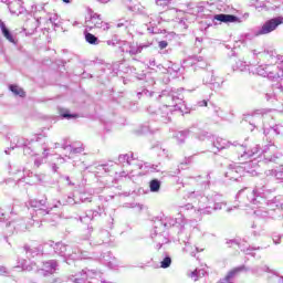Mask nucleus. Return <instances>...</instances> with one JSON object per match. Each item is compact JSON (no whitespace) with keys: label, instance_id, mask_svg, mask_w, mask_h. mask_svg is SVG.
Instances as JSON below:
<instances>
[{"label":"nucleus","instance_id":"1","mask_svg":"<svg viewBox=\"0 0 283 283\" xmlns=\"http://www.w3.org/2000/svg\"><path fill=\"white\" fill-rule=\"evenodd\" d=\"M275 188H269V185L258 184L253 190L251 188H243L239 190L235 200L241 207H251L254 205L256 209H264V207H275L283 211L282 196H273Z\"/></svg>","mask_w":283,"mask_h":283},{"label":"nucleus","instance_id":"2","mask_svg":"<svg viewBox=\"0 0 283 283\" xmlns=\"http://www.w3.org/2000/svg\"><path fill=\"white\" fill-rule=\"evenodd\" d=\"M185 216L179 213L177 218L164 217L156 218L153 223V231L150 233L151 240L156 242L157 249H163V244L169 242V229L177 231L178 241L182 244H189V234L185 233Z\"/></svg>","mask_w":283,"mask_h":283},{"label":"nucleus","instance_id":"3","mask_svg":"<svg viewBox=\"0 0 283 283\" xmlns=\"http://www.w3.org/2000/svg\"><path fill=\"white\" fill-rule=\"evenodd\" d=\"M243 120L249 123L251 132L258 129L259 132H263L265 136L271 134V132L275 136H280L283 133V125L275 122V109L273 108H261L251 114H245L243 115Z\"/></svg>","mask_w":283,"mask_h":283},{"label":"nucleus","instance_id":"4","mask_svg":"<svg viewBox=\"0 0 283 283\" xmlns=\"http://www.w3.org/2000/svg\"><path fill=\"white\" fill-rule=\"evenodd\" d=\"M40 250L42 255H59L60 258H63L66 264H70V260H84V258H87V252L81 250L78 247H72L52 240L40 245Z\"/></svg>","mask_w":283,"mask_h":283},{"label":"nucleus","instance_id":"5","mask_svg":"<svg viewBox=\"0 0 283 283\" xmlns=\"http://www.w3.org/2000/svg\"><path fill=\"white\" fill-rule=\"evenodd\" d=\"M27 207L30 211V216L32 218V222H54L56 220V214L50 213L48 210V197L43 199H30L27 202Z\"/></svg>","mask_w":283,"mask_h":283},{"label":"nucleus","instance_id":"6","mask_svg":"<svg viewBox=\"0 0 283 283\" xmlns=\"http://www.w3.org/2000/svg\"><path fill=\"white\" fill-rule=\"evenodd\" d=\"M182 88L174 90L167 87L161 91V93L155 94V98L160 101L164 105H168L169 109H174V112L182 113V105H185V96L180 94Z\"/></svg>","mask_w":283,"mask_h":283},{"label":"nucleus","instance_id":"7","mask_svg":"<svg viewBox=\"0 0 283 283\" xmlns=\"http://www.w3.org/2000/svg\"><path fill=\"white\" fill-rule=\"evenodd\" d=\"M148 114L151 116L153 120L158 123H171V116L174 114V108H169V105H163L158 109H155L154 106L147 108Z\"/></svg>","mask_w":283,"mask_h":283},{"label":"nucleus","instance_id":"8","mask_svg":"<svg viewBox=\"0 0 283 283\" xmlns=\"http://www.w3.org/2000/svg\"><path fill=\"white\" fill-rule=\"evenodd\" d=\"M282 23V15L271 18L256 29V31L254 32V36H264L265 34H271V32H275V30H277V28H280Z\"/></svg>","mask_w":283,"mask_h":283},{"label":"nucleus","instance_id":"9","mask_svg":"<svg viewBox=\"0 0 283 283\" xmlns=\"http://www.w3.org/2000/svg\"><path fill=\"white\" fill-rule=\"evenodd\" d=\"M200 75L202 77L203 85H210V88L214 92L218 90H222L224 80H222L221 77H216V73L212 69L201 70Z\"/></svg>","mask_w":283,"mask_h":283},{"label":"nucleus","instance_id":"10","mask_svg":"<svg viewBox=\"0 0 283 283\" xmlns=\"http://www.w3.org/2000/svg\"><path fill=\"white\" fill-rule=\"evenodd\" d=\"M85 23L86 28L90 30H94V28L103 30L104 32L109 30V23L104 22L103 19H101V14L98 13H92L90 19L86 20Z\"/></svg>","mask_w":283,"mask_h":283},{"label":"nucleus","instance_id":"11","mask_svg":"<svg viewBox=\"0 0 283 283\" xmlns=\"http://www.w3.org/2000/svg\"><path fill=\"white\" fill-rule=\"evenodd\" d=\"M212 23L214 25H218V23H226V25H229L231 23H242V19L235 14L218 13L212 17Z\"/></svg>","mask_w":283,"mask_h":283},{"label":"nucleus","instance_id":"12","mask_svg":"<svg viewBox=\"0 0 283 283\" xmlns=\"http://www.w3.org/2000/svg\"><path fill=\"white\" fill-rule=\"evenodd\" d=\"M42 264L43 268L38 269V275H41L42 277H50V275L55 274L59 270V262L56 260H49Z\"/></svg>","mask_w":283,"mask_h":283},{"label":"nucleus","instance_id":"13","mask_svg":"<svg viewBox=\"0 0 283 283\" xmlns=\"http://www.w3.org/2000/svg\"><path fill=\"white\" fill-rule=\"evenodd\" d=\"M275 151V145L270 144L263 147L261 154L259 156H263L265 163H280V155L279 154H273Z\"/></svg>","mask_w":283,"mask_h":283},{"label":"nucleus","instance_id":"14","mask_svg":"<svg viewBox=\"0 0 283 283\" xmlns=\"http://www.w3.org/2000/svg\"><path fill=\"white\" fill-rule=\"evenodd\" d=\"M244 169L235 164H230L224 171L226 178L228 180H234L235 182H240V178H242Z\"/></svg>","mask_w":283,"mask_h":283},{"label":"nucleus","instance_id":"15","mask_svg":"<svg viewBox=\"0 0 283 283\" xmlns=\"http://www.w3.org/2000/svg\"><path fill=\"white\" fill-rule=\"evenodd\" d=\"M116 167H118L117 163L108 161L106 164L95 166L93 174H95V176H103V174H118V171H116Z\"/></svg>","mask_w":283,"mask_h":283},{"label":"nucleus","instance_id":"16","mask_svg":"<svg viewBox=\"0 0 283 283\" xmlns=\"http://www.w3.org/2000/svg\"><path fill=\"white\" fill-rule=\"evenodd\" d=\"M23 251H24L28 260L31 261V264L33 266H36V261H33L34 258H36V259L43 258V253L41 252V245L38 247V248H32L30 245H24Z\"/></svg>","mask_w":283,"mask_h":283},{"label":"nucleus","instance_id":"17","mask_svg":"<svg viewBox=\"0 0 283 283\" xmlns=\"http://www.w3.org/2000/svg\"><path fill=\"white\" fill-rule=\"evenodd\" d=\"M231 145H234V147H237L238 145L235 144H231V142L221 138V137H217L214 140H212V148L216 150H212L213 154H218L219 151H222L224 149H229V147H231Z\"/></svg>","mask_w":283,"mask_h":283},{"label":"nucleus","instance_id":"18","mask_svg":"<svg viewBox=\"0 0 283 283\" xmlns=\"http://www.w3.org/2000/svg\"><path fill=\"white\" fill-rule=\"evenodd\" d=\"M95 247H101V244H108L112 247V234L107 230H102L97 234V239L93 241Z\"/></svg>","mask_w":283,"mask_h":283},{"label":"nucleus","instance_id":"19","mask_svg":"<svg viewBox=\"0 0 283 283\" xmlns=\"http://www.w3.org/2000/svg\"><path fill=\"white\" fill-rule=\"evenodd\" d=\"M253 54H255L256 56H260L261 59H264L271 65H273V63H277V52L273 50H270V51L265 50L263 52H258L256 50H254Z\"/></svg>","mask_w":283,"mask_h":283},{"label":"nucleus","instance_id":"20","mask_svg":"<svg viewBox=\"0 0 283 283\" xmlns=\"http://www.w3.org/2000/svg\"><path fill=\"white\" fill-rule=\"evenodd\" d=\"M240 149L241 151H243V154L240 155L241 160H249V158H255V156L260 154V145H255L254 147L249 149L240 145Z\"/></svg>","mask_w":283,"mask_h":283},{"label":"nucleus","instance_id":"21","mask_svg":"<svg viewBox=\"0 0 283 283\" xmlns=\"http://www.w3.org/2000/svg\"><path fill=\"white\" fill-rule=\"evenodd\" d=\"M7 227H11L15 233H21L23 231H28L31 226L25 223V219H18L10 221Z\"/></svg>","mask_w":283,"mask_h":283},{"label":"nucleus","instance_id":"22","mask_svg":"<svg viewBox=\"0 0 283 283\" xmlns=\"http://www.w3.org/2000/svg\"><path fill=\"white\" fill-rule=\"evenodd\" d=\"M32 143H35V145L36 143H45V137H43V134L35 135L34 138H32L30 143L22 148L24 156H34V150L30 146Z\"/></svg>","mask_w":283,"mask_h":283},{"label":"nucleus","instance_id":"23","mask_svg":"<svg viewBox=\"0 0 283 283\" xmlns=\"http://www.w3.org/2000/svg\"><path fill=\"white\" fill-rule=\"evenodd\" d=\"M187 12L188 14H193V17H197L200 12H205V1L187 3Z\"/></svg>","mask_w":283,"mask_h":283},{"label":"nucleus","instance_id":"24","mask_svg":"<svg viewBox=\"0 0 283 283\" xmlns=\"http://www.w3.org/2000/svg\"><path fill=\"white\" fill-rule=\"evenodd\" d=\"M8 8L11 14H23L25 7H23V0H12L9 2Z\"/></svg>","mask_w":283,"mask_h":283},{"label":"nucleus","instance_id":"25","mask_svg":"<svg viewBox=\"0 0 283 283\" xmlns=\"http://www.w3.org/2000/svg\"><path fill=\"white\" fill-rule=\"evenodd\" d=\"M0 30H1L2 36H4V39L9 41V43L17 45V38H14V34H12V31L9 30L8 25H6V22L1 20H0Z\"/></svg>","mask_w":283,"mask_h":283},{"label":"nucleus","instance_id":"26","mask_svg":"<svg viewBox=\"0 0 283 283\" xmlns=\"http://www.w3.org/2000/svg\"><path fill=\"white\" fill-rule=\"evenodd\" d=\"M94 220L92 219V212H88V210L85 212L84 216L80 217V222L83 224H87V233L84 237V240H90L92 232L94 231V228L90 226V222Z\"/></svg>","mask_w":283,"mask_h":283},{"label":"nucleus","instance_id":"27","mask_svg":"<svg viewBox=\"0 0 283 283\" xmlns=\"http://www.w3.org/2000/svg\"><path fill=\"white\" fill-rule=\"evenodd\" d=\"M101 262L108 266V269H114L116 266V258L112 252H106L102 255Z\"/></svg>","mask_w":283,"mask_h":283},{"label":"nucleus","instance_id":"28","mask_svg":"<svg viewBox=\"0 0 283 283\" xmlns=\"http://www.w3.org/2000/svg\"><path fill=\"white\" fill-rule=\"evenodd\" d=\"M184 63H190V65H195L196 67H200L201 70H206L205 67H207V62H205V57L199 55H195Z\"/></svg>","mask_w":283,"mask_h":283},{"label":"nucleus","instance_id":"29","mask_svg":"<svg viewBox=\"0 0 283 283\" xmlns=\"http://www.w3.org/2000/svg\"><path fill=\"white\" fill-rule=\"evenodd\" d=\"M124 3L129 12H134L135 14H145V8L140 3L132 4V0H124Z\"/></svg>","mask_w":283,"mask_h":283},{"label":"nucleus","instance_id":"30","mask_svg":"<svg viewBox=\"0 0 283 283\" xmlns=\"http://www.w3.org/2000/svg\"><path fill=\"white\" fill-rule=\"evenodd\" d=\"M242 271L247 272V271H251V269L247 268L245 265H239V266L232 269L226 275V277H224L226 282H231V280H233V277H235V275H238L239 273H242Z\"/></svg>","mask_w":283,"mask_h":283},{"label":"nucleus","instance_id":"31","mask_svg":"<svg viewBox=\"0 0 283 283\" xmlns=\"http://www.w3.org/2000/svg\"><path fill=\"white\" fill-rule=\"evenodd\" d=\"M117 160L119 165H122V167H132V160H136V158H134V154H132L130 156L128 154H125L119 155Z\"/></svg>","mask_w":283,"mask_h":283},{"label":"nucleus","instance_id":"32","mask_svg":"<svg viewBox=\"0 0 283 283\" xmlns=\"http://www.w3.org/2000/svg\"><path fill=\"white\" fill-rule=\"evenodd\" d=\"M171 255L168 252H163L160 255V269H169L171 266Z\"/></svg>","mask_w":283,"mask_h":283},{"label":"nucleus","instance_id":"33","mask_svg":"<svg viewBox=\"0 0 283 283\" xmlns=\"http://www.w3.org/2000/svg\"><path fill=\"white\" fill-rule=\"evenodd\" d=\"M60 116H61V118H64L65 120H75V118L78 117V114L72 113L67 108H61Z\"/></svg>","mask_w":283,"mask_h":283},{"label":"nucleus","instance_id":"34","mask_svg":"<svg viewBox=\"0 0 283 283\" xmlns=\"http://www.w3.org/2000/svg\"><path fill=\"white\" fill-rule=\"evenodd\" d=\"M149 45H150L149 43H144V44H139V45L132 44L128 54L130 56H136V54H140V52H143V50H145V48H149Z\"/></svg>","mask_w":283,"mask_h":283},{"label":"nucleus","instance_id":"35","mask_svg":"<svg viewBox=\"0 0 283 283\" xmlns=\"http://www.w3.org/2000/svg\"><path fill=\"white\" fill-rule=\"evenodd\" d=\"M84 39L86 43H90V45H98V43H101V40H98V36L94 35L88 31H84Z\"/></svg>","mask_w":283,"mask_h":283},{"label":"nucleus","instance_id":"36","mask_svg":"<svg viewBox=\"0 0 283 283\" xmlns=\"http://www.w3.org/2000/svg\"><path fill=\"white\" fill-rule=\"evenodd\" d=\"M265 174L266 176H272L279 180V182H283V168L266 170Z\"/></svg>","mask_w":283,"mask_h":283},{"label":"nucleus","instance_id":"37","mask_svg":"<svg viewBox=\"0 0 283 283\" xmlns=\"http://www.w3.org/2000/svg\"><path fill=\"white\" fill-rule=\"evenodd\" d=\"M160 187H163V181L159 179H151L149 181V190L151 193H158L160 191Z\"/></svg>","mask_w":283,"mask_h":283},{"label":"nucleus","instance_id":"38","mask_svg":"<svg viewBox=\"0 0 283 283\" xmlns=\"http://www.w3.org/2000/svg\"><path fill=\"white\" fill-rule=\"evenodd\" d=\"M113 71L123 72L124 74H129V72H132V66H126L125 63L116 62L115 64H113Z\"/></svg>","mask_w":283,"mask_h":283},{"label":"nucleus","instance_id":"39","mask_svg":"<svg viewBox=\"0 0 283 283\" xmlns=\"http://www.w3.org/2000/svg\"><path fill=\"white\" fill-rule=\"evenodd\" d=\"M77 275H80V277H85V279H88V280H94V277H96V275H98V271L97 270L84 269Z\"/></svg>","mask_w":283,"mask_h":283},{"label":"nucleus","instance_id":"40","mask_svg":"<svg viewBox=\"0 0 283 283\" xmlns=\"http://www.w3.org/2000/svg\"><path fill=\"white\" fill-rule=\"evenodd\" d=\"M9 90L14 94V96H20V98H25V91L19 87L17 84H10Z\"/></svg>","mask_w":283,"mask_h":283},{"label":"nucleus","instance_id":"41","mask_svg":"<svg viewBox=\"0 0 283 283\" xmlns=\"http://www.w3.org/2000/svg\"><path fill=\"white\" fill-rule=\"evenodd\" d=\"M156 92L154 91H149L147 88H142L140 91L137 92V97L138 98H154V96L156 97Z\"/></svg>","mask_w":283,"mask_h":283},{"label":"nucleus","instance_id":"42","mask_svg":"<svg viewBox=\"0 0 283 283\" xmlns=\"http://www.w3.org/2000/svg\"><path fill=\"white\" fill-rule=\"evenodd\" d=\"M205 275H207V270L205 269H196L190 273V277L195 282H198V280H200V277H205Z\"/></svg>","mask_w":283,"mask_h":283},{"label":"nucleus","instance_id":"43","mask_svg":"<svg viewBox=\"0 0 283 283\" xmlns=\"http://www.w3.org/2000/svg\"><path fill=\"white\" fill-rule=\"evenodd\" d=\"M265 77H268L270 81H283V72L280 74L271 71V69H268Z\"/></svg>","mask_w":283,"mask_h":283},{"label":"nucleus","instance_id":"44","mask_svg":"<svg viewBox=\"0 0 283 283\" xmlns=\"http://www.w3.org/2000/svg\"><path fill=\"white\" fill-rule=\"evenodd\" d=\"M12 143H13V145H15V147L24 148L28 144H30V140H28L21 136H15V137H13Z\"/></svg>","mask_w":283,"mask_h":283},{"label":"nucleus","instance_id":"45","mask_svg":"<svg viewBox=\"0 0 283 283\" xmlns=\"http://www.w3.org/2000/svg\"><path fill=\"white\" fill-rule=\"evenodd\" d=\"M248 66L247 62L239 60L232 65V70L233 72H247Z\"/></svg>","mask_w":283,"mask_h":283},{"label":"nucleus","instance_id":"46","mask_svg":"<svg viewBox=\"0 0 283 283\" xmlns=\"http://www.w3.org/2000/svg\"><path fill=\"white\" fill-rule=\"evenodd\" d=\"M189 132L191 130H180L176 133L175 138L179 145H184L185 140L187 139V136H189Z\"/></svg>","mask_w":283,"mask_h":283},{"label":"nucleus","instance_id":"47","mask_svg":"<svg viewBox=\"0 0 283 283\" xmlns=\"http://www.w3.org/2000/svg\"><path fill=\"white\" fill-rule=\"evenodd\" d=\"M50 23H52L53 28H61V18L56 13H51L49 17Z\"/></svg>","mask_w":283,"mask_h":283},{"label":"nucleus","instance_id":"48","mask_svg":"<svg viewBox=\"0 0 283 283\" xmlns=\"http://www.w3.org/2000/svg\"><path fill=\"white\" fill-rule=\"evenodd\" d=\"M155 149H157V156H159L160 158H171V156H169V150H167V148L157 145Z\"/></svg>","mask_w":283,"mask_h":283},{"label":"nucleus","instance_id":"49","mask_svg":"<svg viewBox=\"0 0 283 283\" xmlns=\"http://www.w3.org/2000/svg\"><path fill=\"white\" fill-rule=\"evenodd\" d=\"M269 70H271V65H260L255 69V74H258L259 76L266 77V72Z\"/></svg>","mask_w":283,"mask_h":283},{"label":"nucleus","instance_id":"50","mask_svg":"<svg viewBox=\"0 0 283 283\" xmlns=\"http://www.w3.org/2000/svg\"><path fill=\"white\" fill-rule=\"evenodd\" d=\"M43 149H44V153H43L44 157H38L34 159V167H36V168L41 167V165H43V163H45V158H48L49 149H46V148H43Z\"/></svg>","mask_w":283,"mask_h":283},{"label":"nucleus","instance_id":"51","mask_svg":"<svg viewBox=\"0 0 283 283\" xmlns=\"http://www.w3.org/2000/svg\"><path fill=\"white\" fill-rule=\"evenodd\" d=\"M57 205H62L63 207H65V205H76V200L74 196L70 195L66 199L59 200Z\"/></svg>","mask_w":283,"mask_h":283},{"label":"nucleus","instance_id":"52","mask_svg":"<svg viewBox=\"0 0 283 283\" xmlns=\"http://www.w3.org/2000/svg\"><path fill=\"white\" fill-rule=\"evenodd\" d=\"M271 238H272L273 244H275L276 247L279 244H282L283 234H280L279 232H272Z\"/></svg>","mask_w":283,"mask_h":283},{"label":"nucleus","instance_id":"53","mask_svg":"<svg viewBox=\"0 0 283 283\" xmlns=\"http://www.w3.org/2000/svg\"><path fill=\"white\" fill-rule=\"evenodd\" d=\"M62 149H70L71 154H82L83 147L72 148V145H62Z\"/></svg>","mask_w":283,"mask_h":283},{"label":"nucleus","instance_id":"54","mask_svg":"<svg viewBox=\"0 0 283 283\" xmlns=\"http://www.w3.org/2000/svg\"><path fill=\"white\" fill-rule=\"evenodd\" d=\"M120 52L129 54V51L132 50V43L125 41L122 43V45L119 46Z\"/></svg>","mask_w":283,"mask_h":283},{"label":"nucleus","instance_id":"55","mask_svg":"<svg viewBox=\"0 0 283 283\" xmlns=\"http://www.w3.org/2000/svg\"><path fill=\"white\" fill-rule=\"evenodd\" d=\"M91 212V218L94 220L95 218H98L99 216H103V209L101 207L97 208V210H87Z\"/></svg>","mask_w":283,"mask_h":283},{"label":"nucleus","instance_id":"56","mask_svg":"<svg viewBox=\"0 0 283 283\" xmlns=\"http://www.w3.org/2000/svg\"><path fill=\"white\" fill-rule=\"evenodd\" d=\"M260 247H249L247 250H244V253L247 255H252V258H255V253H253L252 251H260Z\"/></svg>","mask_w":283,"mask_h":283},{"label":"nucleus","instance_id":"57","mask_svg":"<svg viewBox=\"0 0 283 283\" xmlns=\"http://www.w3.org/2000/svg\"><path fill=\"white\" fill-rule=\"evenodd\" d=\"M188 198L190 199V200H193V199H199V198H201V200H207V198L206 197H202V195L200 193V192H196V191H192V192H190L189 195H188Z\"/></svg>","mask_w":283,"mask_h":283},{"label":"nucleus","instance_id":"58","mask_svg":"<svg viewBox=\"0 0 283 283\" xmlns=\"http://www.w3.org/2000/svg\"><path fill=\"white\" fill-rule=\"evenodd\" d=\"M264 96L268 103H273V101H277V95L275 93H265Z\"/></svg>","mask_w":283,"mask_h":283},{"label":"nucleus","instance_id":"59","mask_svg":"<svg viewBox=\"0 0 283 283\" xmlns=\"http://www.w3.org/2000/svg\"><path fill=\"white\" fill-rule=\"evenodd\" d=\"M226 244H228V247L231 249L233 247H240V241H238V239H230L226 242Z\"/></svg>","mask_w":283,"mask_h":283},{"label":"nucleus","instance_id":"60","mask_svg":"<svg viewBox=\"0 0 283 283\" xmlns=\"http://www.w3.org/2000/svg\"><path fill=\"white\" fill-rule=\"evenodd\" d=\"M185 165H187V163H181L178 168H176V170L170 171L169 176H178V174H180L181 169H185Z\"/></svg>","mask_w":283,"mask_h":283},{"label":"nucleus","instance_id":"61","mask_svg":"<svg viewBox=\"0 0 283 283\" xmlns=\"http://www.w3.org/2000/svg\"><path fill=\"white\" fill-rule=\"evenodd\" d=\"M171 3V0H156V6L160 8H167Z\"/></svg>","mask_w":283,"mask_h":283},{"label":"nucleus","instance_id":"62","mask_svg":"<svg viewBox=\"0 0 283 283\" xmlns=\"http://www.w3.org/2000/svg\"><path fill=\"white\" fill-rule=\"evenodd\" d=\"M0 275L4 277H10V270L8 268L0 265Z\"/></svg>","mask_w":283,"mask_h":283},{"label":"nucleus","instance_id":"63","mask_svg":"<svg viewBox=\"0 0 283 283\" xmlns=\"http://www.w3.org/2000/svg\"><path fill=\"white\" fill-rule=\"evenodd\" d=\"M128 25H129V21L125 19H120L118 20L116 28H127Z\"/></svg>","mask_w":283,"mask_h":283},{"label":"nucleus","instance_id":"64","mask_svg":"<svg viewBox=\"0 0 283 283\" xmlns=\"http://www.w3.org/2000/svg\"><path fill=\"white\" fill-rule=\"evenodd\" d=\"M149 67H158V70H161L163 64H157L156 59H150L148 62Z\"/></svg>","mask_w":283,"mask_h":283}]
</instances>
